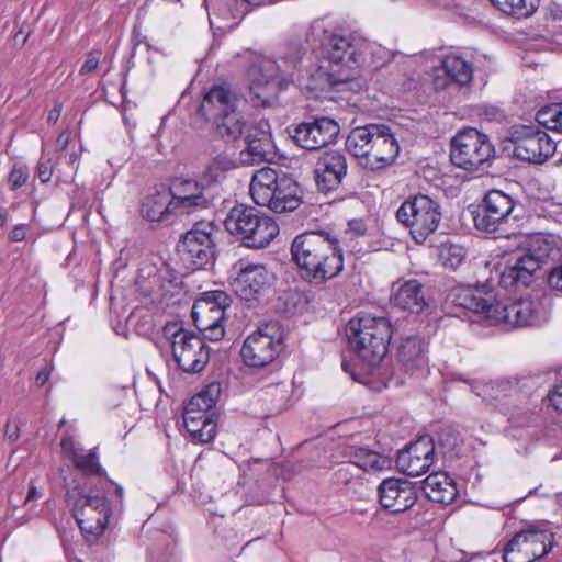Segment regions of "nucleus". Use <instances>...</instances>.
<instances>
[{"instance_id": "1", "label": "nucleus", "mask_w": 562, "mask_h": 562, "mask_svg": "<svg viewBox=\"0 0 562 562\" xmlns=\"http://www.w3.org/2000/svg\"><path fill=\"white\" fill-rule=\"evenodd\" d=\"M292 37L301 45L302 41L319 43L324 57L341 72L335 76L312 65V54H307L303 47L307 89L323 88L325 83L337 91L360 89L355 70L364 66L378 68L381 64L375 55L384 53L382 47L351 32L331 16L317 18L310 24L294 26Z\"/></svg>"}, {"instance_id": "2", "label": "nucleus", "mask_w": 562, "mask_h": 562, "mask_svg": "<svg viewBox=\"0 0 562 562\" xmlns=\"http://www.w3.org/2000/svg\"><path fill=\"white\" fill-rule=\"evenodd\" d=\"M447 304L463 312H473L480 319L491 325H503L506 329L541 326L549 319V308L542 299L496 301L492 292L469 285L453 288L447 296Z\"/></svg>"}, {"instance_id": "3", "label": "nucleus", "mask_w": 562, "mask_h": 562, "mask_svg": "<svg viewBox=\"0 0 562 562\" xmlns=\"http://www.w3.org/2000/svg\"><path fill=\"white\" fill-rule=\"evenodd\" d=\"M303 45L294 37L279 49L277 58L255 55L249 61L246 79L250 99L256 106H266L280 91L296 81L306 88Z\"/></svg>"}, {"instance_id": "4", "label": "nucleus", "mask_w": 562, "mask_h": 562, "mask_svg": "<svg viewBox=\"0 0 562 562\" xmlns=\"http://www.w3.org/2000/svg\"><path fill=\"white\" fill-rule=\"evenodd\" d=\"M291 260L302 280L319 286L344 270V256L336 238L324 232L308 231L294 237Z\"/></svg>"}, {"instance_id": "5", "label": "nucleus", "mask_w": 562, "mask_h": 562, "mask_svg": "<svg viewBox=\"0 0 562 562\" xmlns=\"http://www.w3.org/2000/svg\"><path fill=\"white\" fill-rule=\"evenodd\" d=\"M346 148L359 159L361 166L371 170L390 166L400 153L397 139L385 124H367L352 128L347 136Z\"/></svg>"}, {"instance_id": "6", "label": "nucleus", "mask_w": 562, "mask_h": 562, "mask_svg": "<svg viewBox=\"0 0 562 562\" xmlns=\"http://www.w3.org/2000/svg\"><path fill=\"white\" fill-rule=\"evenodd\" d=\"M345 333L355 355L369 367H374L387 352L392 326L385 317L360 313L348 322Z\"/></svg>"}, {"instance_id": "7", "label": "nucleus", "mask_w": 562, "mask_h": 562, "mask_svg": "<svg viewBox=\"0 0 562 562\" xmlns=\"http://www.w3.org/2000/svg\"><path fill=\"white\" fill-rule=\"evenodd\" d=\"M249 191L257 205L266 206L274 213L292 212L302 203L299 184L291 178L280 177L270 167L254 173Z\"/></svg>"}, {"instance_id": "8", "label": "nucleus", "mask_w": 562, "mask_h": 562, "mask_svg": "<svg viewBox=\"0 0 562 562\" xmlns=\"http://www.w3.org/2000/svg\"><path fill=\"white\" fill-rule=\"evenodd\" d=\"M224 226L243 245L255 249L265 248L279 234V226L271 216L245 204H237L228 211Z\"/></svg>"}, {"instance_id": "9", "label": "nucleus", "mask_w": 562, "mask_h": 562, "mask_svg": "<svg viewBox=\"0 0 562 562\" xmlns=\"http://www.w3.org/2000/svg\"><path fill=\"white\" fill-rule=\"evenodd\" d=\"M555 254L551 236L542 233L530 235L527 251L519 255L513 265L504 268L499 276V284L506 290L527 288L532 282L535 273Z\"/></svg>"}, {"instance_id": "10", "label": "nucleus", "mask_w": 562, "mask_h": 562, "mask_svg": "<svg viewBox=\"0 0 562 562\" xmlns=\"http://www.w3.org/2000/svg\"><path fill=\"white\" fill-rule=\"evenodd\" d=\"M515 209L516 203L509 194L501 190H490L477 206L474 226L493 238L516 236L520 231L515 224Z\"/></svg>"}, {"instance_id": "11", "label": "nucleus", "mask_w": 562, "mask_h": 562, "mask_svg": "<svg viewBox=\"0 0 562 562\" xmlns=\"http://www.w3.org/2000/svg\"><path fill=\"white\" fill-rule=\"evenodd\" d=\"M476 394L495 405L508 419L521 425L532 413L529 396L520 387L519 380H499L476 387Z\"/></svg>"}, {"instance_id": "12", "label": "nucleus", "mask_w": 562, "mask_h": 562, "mask_svg": "<svg viewBox=\"0 0 562 562\" xmlns=\"http://www.w3.org/2000/svg\"><path fill=\"white\" fill-rule=\"evenodd\" d=\"M397 221L409 229L417 244L425 243L439 227L441 209L438 202L425 194L406 199L396 211Z\"/></svg>"}, {"instance_id": "13", "label": "nucleus", "mask_w": 562, "mask_h": 562, "mask_svg": "<svg viewBox=\"0 0 562 562\" xmlns=\"http://www.w3.org/2000/svg\"><path fill=\"white\" fill-rule=\"evenodd\" d=\"M554 533L544 525L528 522L504 547V562H536L554 547Z\"/></svg>"}, {"instance_id": "14", "label": "nucleus", "mask_w": 562, "mask_h": 562, "mask_svg": "<svg viewBox=\"0 0 562 562\" xmlns=\"http://www.w3.org/2000/svg\"><path fill=\"white\" fill-rule=\"evenodd\" d=\"M494 156L495 149L490 138L476 128L460 131L451 140V161L470 172H483Z\"/></svg>"}, {"instance_id": "15", "label": "nucleus", "mask_w": 562, "mask_h": 562, "mask_svg": "<svg viewBox=\"0 0 562 562\" xmlns=\"http://www.w3.org/2000/svg\"><path fill=\"white\" fill-rule=\"evenodd\" d=\"M232 299L224 291H211L195 300L192 306V318L204 338L218 341L225 335V311L231 306Z\"/></svg>"}, {"instance_id": "16", "label": "nucleus", "mask_w": 562, "mask_h": 562, "mask_svg": "<svg viewBox=\"0 0 562 562\" xmlns=\"http://www.w3.org/2000/svg\"><path fill=\"white\" fill-rule=\"evenodd\" d=\"M170 335L172 356L179 368L188 373L202 371L210 360V350L204 339L176 324L165 328Z\"/></svg>"}, {"instance_id": "17", "label": "nucleus", "mask_w": 562, "mask_h": 562, "mask_svg": "<svg viewBox=\"0 0 562 562\" xmlns=\"http://www.w3.org/2000/svg\"><path fill=\"white\" fill-rule=\"evenodd\" d=\"M72 505L74 517L83 532L102 533L111 516L110 503L105 496L72 488L67 493Z\"/></svg>"}, {"instance_id": "18", "label": "nucleus", "mask_w": 562, "mask_h": 562, "mask_svg": "<svg viewBox=\"0 0 562 562\" xmlns=\"http://www.w3.org/2000/svg\"><path fill=\"white\" fill-rule=\"evenodd\" d=\"M215 226L211 222H199L188 231L178 244L181 259L194 269L210 265L215 255Z\"/></svg>"}, {"instance_id": "19", "label": "nucleus", "mask_w": 562, "mask_h": 562, "mask_svg": "<svg viewBox=\"0 0 562 562\" xmlns=\"http://www.w3.org/2000/svg\"><path fill=\"white\" fill-rule=\"evenodd\" d=\"M282 350V336L270 325L259 327L244 341L240 356L250 368H263L272 363Z\"/></svg>"}, {"instance_id": "20", "label": "nucleus", "mask_w": 562, "mask_h": 562, "mask_svg": "<svg viewBox=\"0 0 562 562\" xmlns=\"http://www.w3.org/2000/svg\"><path fill=\"white\" fill-rule=\"evenodd\" d=\"M509 140L518 159L533 164L544 162L557 148L555 142L548 133L537 126H520L513 130Z\"/></svg>"}, {"instance_id": "21", "label": "nucleus", "mask_w": 562, "mask_h": 562, "mask_svg": "<svg viewBox=\"0 0 562 562\" xmlns=\"http://www.w3.org/2000/svg\"><path fill=\"white\" fill-rule=\"evenodd\" d=\"M340 127L338 123L327 116L315 117L310 122L293 123L288 127L289 136L305 150H318L333 143Z\"/></svg>"}, {"instance_id": "22", "label": "nucleus", "mask_w": 562, "mask_h": 562, "mask_svg": "<svg viewBox=\"0 0 562 562\" xmlns=\"http://www.w3.org/2000/svg\"><path fill=\"white\" fill-rule=\"evenodd\" d=\"M201 179L200 181L191 179L175 180L168 192L172 199L171 205L176 210V215H189L207 209L213 199Z\"/></svg>"}, {"instance_id": "23", "label": "nucleus", "mask_w": 562, "mask_h": 562, "mask_svg": "<svg viewBox=\"0 0 562 562\" xmlns=\"http://www.w3.org/2000/svg\"><path fill=\"white\" fill-rule=\"evenodd\" d=\"M236 269L233 289L241 300H256L270 285L272 274L262 263L239 260Z\"/></svg>"}, {"instance_id": "24", "label": "nucleus", "mask_w": 562, "mask_h": 562, "mask_svg": "<svg viewBox=\"0 0 562 562\" xmlns=\"http://www.w3.org/2000/svg\"><path fill=\"white\" fill-rule=\"evenodd\" d=\"M246 147L239 153L243 165H254L268 161L274 156V144L271 126L267 120H260L249 126L245 134Z\"/></svg>"}, {"instance_id": "25", "label": "nucleus", "mask_w": 562, "mask_h": 562, "mask_svg": "<svg viewBox=\"0 0 562 562\" xmlns=\"http://www.w3.org/2000/svg\"><path fill=\"white\" fill-rule=\"evenodd\" d=\"M381 506L393 514L411 509L417 501L415 485L406 479L386 477L378 486Z\"/></svg>"}, {"instance_id": "26", "label": "nucleus", "mask_w": 562, "mask_h": 562, "mask_svg": "<svg viewBox=\"0 0 562 562\" xmlns=\"http://www.w3.org/2000/svg\"><path fill=\"white\" fill-rule=\"evenodd\" d=\"M435 461V442L428 436H420L409 443L405 450L398 452L396 464L401 471L411 476H418L427 472Z\"/></svg>"}, {"instance_id": "27", "label": "nucleus", "mask_w": 562, "mask_h": 562, "mask_svg": "<svg viewBox=\"0 0 562 562\" xmlns=\"http://www.w3.org/2000/svg\"><path fill=\"white\" fill-rule=\"evenodd\" d=\"M347 175L346 156L337 150L324 153L315 167V181L321 191L336 189Z\"/></svg>"}, {"instance_id": "28", "label": "nucleus", "mask_w": 562, "mask_h": 562, "mask_svg": "<svg viewBox=\"0 0 562 562\" xmlns=\"http://www.w3.org/2000/svg\"><path fill=\"white\" fill-rule=\"evenodd\" d=\"M238 102L237 94L228 86H214L205 93L200 112L206 121L212 122L236 110Z\"/></svg>"}, {"instance_id": "29", "label": "nucleus", "mask_w": 562, "mask_h": 562, "mask_svg": "<svg viewBox=\"0 0 562 562\" xmlns=\"http://www.w3.org/2000/svg\"><path fill=\"white\" fill-rule=\"evenodd\" d=\"M391 303L411 313L420 314L428 305L423 284L416 279H409L392 286Z\"/></svg>"}, {"instance_id": "30", "label": "nucleus", "mask_w": 562, "mask_h": 562, "mask_svg": "<svg viewBox=\"0 0 562 562\" xmlns=\"http://www.w3.org/2000/svg\"><path fill=\"white\" fill-rule=\"evenodd\" d=\"M398 358L406 372L412 375H424L428 363L425 340L420 337L403 339L398 348Z\"/></svg>"}, {"instance_id": "31", "label": "nucleus", "mask_w": 562, "mask_h": 562, "mask_svg": "<svg viewBox=\"0 0 562 562\" xmlns=\"http://www.w3.org/2000/svg\"><path fill=\"white\" fill-rule=\"evenodd\" d=\"M423 490L430 501L445 504L453 502L458 494L453 480L440 472L429 474L423 481Z\"/></svg>"}, {"instance_id": "32", "label": "nucleus", "mask_w": 562, "mask_h": 562, "mask_svg": "<svg viewBox=\"0 0 562 562\" xmlns=\"http://www.w3.org/2000/svg\"><path fill=\"white\" fill-rule=\"evenodd\" d=\"M171 203L170 193L167 190L159 191L144 198L140 213L148 221H168L171 215H176Z\"/></svg>"}, {"instance_id": "33", "label": "nucleus", "mask_w": 562, "mask_h": 562, "mask_svg": "<svg viewBox=\"0 0 562 562\" xmlns=\"http://www.w3.org/2000/svg\"><path fill=\"white\" fill-rule=\"evenodd\" d=\"M441 69L451 83L461 89L468 90L473 79V67L471 63L459 55H448L441 63Z\"/></svg>"}, {"instance_id": "34", "label": "nucleus", "mask_w": 562, "mask_h": 562, "mask_svg": "<svg viewBox=\"0 0 562 562\" xmlns=\"http://www.w3.org/2000/svg\"><path fill=\"white\" fill-rule=\"evenodd\" d=\"M349 462L366 472H378L391 467V459L374 450L363 447H351Z\"/></svg>"}, {"instance_id": "35", "label": "nucleus", "mask_w": 562, "mask_h": 562, "mask_svg": "<svg viewBox=\"0 0 562 562\" xmlns=\"http://www.w3.org/2000/svg\"><path fill=\"white\" fill-rule=\"evenodd\" d=\"M215 124L217 135L225 142H235L247 133L246 121L240 112L233 110L232 112L220 116L218 120L212 121Z\"/></svg>"}, {"instance_id": "36", "label": "nucleus", "mask_w": 562, "mask_h": 562, "mask_svg": "<svg viewBox=\"0 0 562 562\" xmlns=\"http://www.w3.org/2000/svg\"><path fill=\"white\" fill-rule=\"evenodd\" d=\"M235 167L234 160L226 154L221 153L213 157L201 175L202 182L210 188L224 179L225 172Z\"/></svg>"}, {"instance_id": "37", "label": "nucleus", "mask_w": 562, "mask_h": 562, "mask_svg": "<svg viewBox=\"0 0 562 562\" xmlns=\"http://www.w3.org/2000/svg\"><path fill=\"white\" fill-rule=\"evenodd\" d=\"M183 422L193 441L206 443L212 441L216 435L215 422L194 420V416L186 411L183 412Z\"/></svg>"}, {"instance_id": "38", "label": "nucleus", "mask_w": 562, "mask_h": 562, "mask_svg": "<svg viewBox=\"0 0 562 562\" xmlns=\"http://www.w3.org/2000/svg\"><path fill=\"white\" fill-rule=\"evenodd\" d=\"M502 12L517 18L530 16L538 8L539 0H490Z\"/></svg>"}, {"instance_id": "39", "label": "nucleus", "mask_w": 562, "mask_h": 562, "mask_svg": "<svg viewBox=\"0 0 562 562\" xmlns=\"http://www.w3.org/2000/svg\"><path fill=\"white\" fill-rule=\"evenodd\" d=\"M218 387L212 385L191 397L184 407L186 412L196 413L199 409L203 413H213L216 404Z\"/></svg>"}, {"instance_id": "40", "label": "nucleus", "mask_w": 562, "mask_h": 562, "mask_svg": "<svg viewBox=\"0 0 562 562\" xmlns=\"http://www.w3.org/2000/svg\"><path fill=\"white\" fill-rule=\"evenodd\" d=\"M153 555L156 562H180L177 554V540L172 535H160L155 544Z\"/></svg>"}, {"instance_id": "41", "label": "nucleus", "mask_w": 562, "mask_h": 562, "mask_svg": "<svg viewBox=\"0 0 562 562\" xmlns=\"http://www.w3.org/2000/svg\"><path fill=\"white\" fill-rule=\"evenodd\" d=\"M441 263L450 269L459 268L467 258V249L458 244L442 243L439 250Z\"/></svg>"}, {"instance_id": "42", "label": "nucleus", "mask_w": 562, "mask_h": 562, "mask_svg": "<svg viewBox=\"0 0 562 562\" xmlns=\"http://www.w3.org/2000/svg\"><path fill=\"white\" fill-rule=\"evenodd\" d=\"M536 119L539 124L550 130L562 132V102L541 108L537 112Z\"/></svg>"}, {"instance_id": "43", "label": "nucleus", "mask_w": 562, "mask_h": 562, "mask_svg": "<svg viewBox=\"0 0 562 562\" xmlns=\"http://www.w3.org/2000/svg\"><path fill=\"white\" fill-rule=\"evenodd\" d=\"M72 461L75 467L87 476H102L104 474V470L99 463L95 449H91L87 453L81 451Z\"/></svg>"}, {"instance_id": "44", "label": "nucleus", "mask_w": 562, "mask_h": 562, "mask_svg": "<svg viewBox=\"0 0 562 562\" xmlns=\"http://www.w3.org/2000/svg\"><path fill=\"white\" fill-rule=\"evenodd\" d=\"M70 142V135L68 132H63L56 139V150L59 153V159L64 160L68 165L77 162L79 156L75 151L67 149Z\"/></svg>"}, {"instance_id": "45", "label": "nucleus", "mask_w": 562, "mask_h": 562, "mask_svg": "<svg viewBox=\"0 0 562 562\" xmlns=\"http://www.w3.org/2000/svg\"><path fill=\"white\" fill-rule=\"evenodd\" d=\"M54 165L49 155L43 150L36 168V175L42 182H48L52 178Z\"/></svg>"}, {"instance_id": "46", "label": "nucleus", "mask_w": 562, "mask_h": 562, "mask_svg": "<svg viewBox=\"0 0 562 562\" xmlns=\"http://www.w3.org/2000/svg\"><path fill=\"white\" fill-rule=\"evenodd\" d=\"M27 179H29V170H27L26 166L14 165V167L10 173V178H9V180L12 184V188L16 189V188L22 187L23 184H25Z\"/></svg>"}, {"instance_id": "47", "label": "nucleus", "mask_w": 562, "mask_h": 562, "mask_svg": "<svg viewBox=\"0 0 562 562\" xmlns=\"http://www.w3.org/2000/svg\"><path fill=\"white\" fill-rule=\"evenodd\" d=\"M61 452L65 457L74 460L82 449L76 446V442L71 436H65L60 441Z\"/></svg>"}, {"instance_id": "48", "label": "nucleus", "mask_w": 562, "mask_h": 562, "mask_svg": "<svg viewBox=\"0 0 562 562\" xmlns=\"http://www.w3.org/2000/svg\"><path fill=\"white\" fill-rule=\"evenodd\" d=\"M550 405L557 411L562 413V382L555 384L547 395Z\"/></svg>"}, {"instance_id": "49", "label": "nucleus", "mask_w": 562, "mask_h": 562, "mask_svg": "<svg viewBox=\"0 0 562 562\" xmlns=\"http://www.w3.org/2000/svg\"><path fill=\"white\" fill-rule=\"evenodd\" d=\"M548 283L553 290L562 292V265L550 271Z\"/></svg>"}, {"instance_id": "50", "label": "nucleus", "mask_w": 562, "mask_h": 562, "mask_svg": "<svg viewBox=\"0 0 562 562\" xmlns=\"http://www.w3.org/2000/svg\"><path fill=\"white\" fill-rule=\"evenodd\" d=\"M100 61V53L99 52H91L87 56L86 61L80 68V74H89L97 69Z\"/></svg>"}, {"instance_id": "51", "label": "nucleus", "mask_w": 562, "mask_h": 562, "mask_svg": "<svg viewBox=\"0 0 562 562\" xmlns=\"http://www.w3.org/2000/svg\"><path fill=\"white\" fill-rule=\"evenodd\" d=\"M480 116L487 121H497L503 117L501 110L494 105H482Z\"/></svg>"}, {"instance_id": "52", "label": "nucleus", "mask_w": 562, "mask_h": 562, "mask_svg": "<svg viewBox=\"0 0 562 562\" xmlns=\"http://www.w3.org/2000/svg\"><path fill=\"white\" fill-rule=\"evenodd\" d=\"M4 436L10 441H16L20 437V427H19L18 423L8 420V423L5 425Z\"/></svg>"}, {"instance_id": "53", "label": "nucleus", "mask_w": 562, "mask_h": 562, "mask_svg": "<svg viewBox=\"0 0 562 562\" xmlns=\"http://www.w3.org/2000/svg\"><path fill=\"white\" fill-rule=\"evenodd\" d=\"M349 232L351 235L355 236H362L367 232V226L361 220H353L350 221L349 224Z\"/></svg>"}, {"instance_id": "54", "label": "nucleus", "mask_w": 562, "mask_h": 562, "mask_svg": "<svg viewBox=\"0 0 562 562\" xmlns=\"http://www.w3.org/2000/svg\"><path fill=\"white\" fill-rule=\"evenodd\" d=\"M26 237V226L24 224H19L13 227L12 232L9 235L11 241L18 243L24 240Z\"/></svg>"}, {"instance_id": "55", "label": "nucleus", "mask_w": 562, "mask_h": 562, "mask_svg": "<svg viewBox=\"0 0 562 562\" xmlns=\"http://www.w3.org/2000/svg\"><path fill=\"white\" fill-rule=\"evenodd\" d=\"M61 110L63 105L60 103H56L54 108L48 112L47 122L55 124L60 116Z\"/></svg>"}, {"instance_id": "56", "label": "nucleus", "mask_w": 562, "mask_h": 562, "mask_svg": "<svg viewBox=\"0 0 562 562\" xmlns=\"http://www.w3.org/2000/svg\"><path fill=\"white\" fill-rule=\"evenodd\" d=\"M49 376H50V371L47 370L46 368L42 369L35 378L36 385L43 386L48 381Z\"/></svg>"}, {"instance_id": "57", "label": "nucleus", "mask_w": 562, "mask_h": 562, "mask_svg": "<svg viewBox=\"0 0 562 562\" xmlns=\"http://www.w3.org/2000/svg\"><path fill=\"white\" fill-rule=\"evenodd\" d=\"M190 415L194 416V420H203V422H214V413H203L200 409L196 413H191Z\"/></svg>"}, {"instance_id": "58", "label": "nucleus", "mask_w": 562, "mask_h": 562, "mask_svg": "<svg viewBox=\"0 0 562 562\" xmlns=\"http://www.w3.org/2000/svg\"><path fill=\"white\" fill-rule=\"evenodd\" d=\"M40 492L37 491V488L35 486H31L30 487V491L27 493V496L25 498V504H29L31 501L33 499H37L40 497Z\"/></svg>"}, {"instance_id": "59", "label": "nucleus", "mask_w": 562, "mask_h": 562, "mask_svg": "<svg viewBox=\"0 0 562 562\" xmlns=\"http://www.w3.org/2000/svg\"><path fill=\"white\" fill-rule=\"evenodd\" d=\"M9 212L5 209L0 207V227L8 221Z\"/></svg>"}, {"instance_id": "60", "label": "nucleus", "mask_w": 562, "mask_h": 562, "mask_svg": "<svg viewBox=\"0 0 562 562\" xmlns=\"http://www.w3.org/2000/svg\"><path fill=\"white\" fill-rule=\"evenodd\" d=\"M434 85L436 89H445L447 87L446 82L439 77L434 79Z\"/></svg>"}, {"instance_id": "61", "label": "nucleus", "mask_w": 562, "mask_h": 562, "mask_svg": "<svg viewBox=\"0 0 562 562\" xmlns=\"http://www.w3.org/2000/svg\"><path fill=\"white\" fill-rule=\"evenodd\" d=\"M116 493H117V495L121 497V496H122V494H123V488H122L121 486H117V487H116Z\"/></svg>"}, {"instance_id": "62", "label": "nucleus", "mask_w": 562, "mask_h": 562, "mask_svg": "<svg viewBox=\"0 0 562 562\" xmlns=\"http://www.w3.org/2000/svg\"><path fill=\"white\" fill-rule=\"evenodd\" d=\"M66 424V419L63 418L60 422H59V427L64 426Z\"/></svg>"}, {"instance_id": "63", "label": "nucleus", "mask_w": 562, "mask_h": 562, "mask_svg": "<svg viewBox=\"0 0 562 562\" xmlns=\"http://www.w3.org/2000/svg\"><path fill=\"white\" fill-rule=\"evenodd\" d=\"M536 491H537V488H535V490L530 491V492H529V495H531V494L536 493Z\"/></svg>"}]
</instances>
